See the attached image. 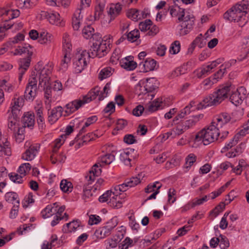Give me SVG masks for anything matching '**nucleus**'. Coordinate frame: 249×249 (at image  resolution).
<instances>
[{
  "mask_svg": "<svg viewBox=\"0 0 249 249\" xmlns=\"http://www.w3.org/2000/svg\"><path fill=\"white\" fill-rule=\"evenodd\" d=\"M244 90V89L242 87L236 89L231 85L224 86L205 98L202 102L198 104L197 108L202 109L207 107L217 105L227 98L228 94H231L230 100L232 104L235 106H239L242 104L245 97Z\"/></svg>",
  "mask_w": 249,
  "mask_h": 249,
  "instance_id": "obj_1",
  "label": "nucleus"
},
{
  "mask_svg": "<svg viewBox=\"0 0 249 249\" xmlns=\"http://www.w3.org/2000/svg\"><path fill=\"white\" fill-rule=\"evenodd\" d=\"M249 1L247 0L236 3L224 14L223 18L229 21L237 22L239 26L243 27L249 20Z\"/></svg>",
  "mask_w": 249,
  "mask_h": 249,
  "instance_id": "obj_2",
  "label": "nucleus"
},
{
  "mask_svg": "<svg viewBox=\"0 0 249 249\" xmlns=\"http://www.w3.org/2000/svg\"><path fill=\"white\" fill-rule=\"evenodd\" d=\"M228 134V131L221 130L212 122L210 125L196 135L195 141L196 142L201 141L204 145H207L216 140H223Z\"/></svg>",
  "mask_w": 249,
  "mask_h": 249,
  "instance_id": "obj_3",
  "label": "nucleus"
},
{
  "mask_svg": "<svg viewBox=\"0 0 249 249\" xmlns=\"http://www.w3.org/2000/svg\"><path fill=\"white\" fill-rule=\"evenodd\" d=\"M169 11L172 17H178V22H182L179 29L180 34L182 36L187 34L194 24L193 16L185 13L184 9L178 6L170 7Z\"/></svg>",
  "mask_w": 249,
  "mask_h": 249,
  "instance_id": "obj_4",
  "label": "nucleus"
},
{
  "mask_svg": "<svg viewBox=\"0 0 249 249\" xmlns=\"http://www.w3.org/2000/svg\"><path fill=\"white\" fill-rule=\"evenodd\" d=\"M53 68L51 64H46L43 68L38 69V87L42 88L44 90L45 99L52 98V90L49 80L50 75L52 72Z\"/></svg>",
  "mask_w": 249,
  "mask_h": 249,
  "instance_id": "obj_5",
  "label": "nucleus"
},
{
  "mask_svg": "<svg viewBox=\"0 0 249 249\" xmlns=\"http://www.w3.org/2000/svg\"><path fill=\"white\" fill-rule=\"evenodd\" d=\"M40 62L36 67L35 71L32 72V75L29 79L24 92V97L26 100L33 101L36 95L37 91V80L38 79V69H39Z\"/></svg>",
  "mask_w": 249,
  "mask_h": 249,
  "instance_id": "obj_6",
  "label": "nucleus"
},
{
  "mask_svg": "<svg viewBox=\"0 0 249 249\" xmlns=\"http://www.w3.org/2000/svg\"><path fill=\"white\" fill-rule=\"evenodd\" d=\"M91 57L85 50L77 51L73 58V67L75 73H80L87 66V60Z\"/></svg>",
  "mask_w": 249,
  "mask_h": 249,
  "instance_id": "obj_7",
  "label": "nucleus"
},
{
  "mask_svg": "<svg viewBox=\"0 0 249 249\" xmlns=\"http://www.w3.org/2000/svg\"><path fill=\"white\" fill-rule=\"evenodd\" d=\"M107 38L97 40L93 42L89 49V55L91 57H98L101 58L105 56L109 50L110 41L107 42Z\"/></svg>",
  "mask_w": 249,
  "mask_h": 249,
  "instance_id": "obj_8",
  "label": "nucleus"
},
{
  "mask_svg": "<svg viewBox=\"0 0 249 249\" xmlns=\"http://www.w3.org/2000/svg\"><path fill=\"white\" fill-rule=\"evenodd\" d=\"M63 48L65 53L61 60L60 68L64 71L67 69L70 62V53L71 51L69 35L67 33L64 34L63 36Z\"/></svg>",
  "mask_w": 249,
  "mask_h": 249,
  "instance_id": "obj_9",
  "label": "nucleus"
},
{
  "mask_svg": "<svg viewBox=\"0 0 249 249\" xmlns=\"http://www.w3.org/2000/svg\"><path fill=\"white\" fill-rule=\"evenodd\" d=\"M31 49L30 46H28V47H19L15 51L16 54H22L27 53V56L25 58L21 59L19 66L20 68H26L27 69L30 65L31 62V57L33 54V52L30 50Z\"/></svg>",
  "mask_w": 249,
  "mask_h": 249,
  "instance_id": "obj_10",
  "label": "nucleus"
},
{
  "mask_svg": "<svg viewBox=\"0 0 249 249\" xmlns=\"http://www.w3.org/2000/svg\"><path fill=\"white\" fill-rule=\"evenodd\" d=\"M39 148L40 146L37 143L30 145L22 154V159L27 161L33 160L38 152Z\"/></svg>",
  "mask_w": 249,
  "mask_h": 249,
  "instance_id": "obj_11",
  "label": "nucleus"
},
{
  "mask_svg": "<svg viewBox=\"0 0 249 249\" xmlns=\"http://www.w3.org/2000/svg\"><path fill=\"white\" fill-rule=\"evenodd\" d=\"M231 119V116L229 114L222 113L214 118L212 122L221 130H223V128L226 125Z\"/></svg>",
  "mask_w": 249,
  "mask_h": 249,
  "instance_id": "obj_12",
  "label": "nucleus"
},
{
  "mask_svg": "<svg viewBox=\"0 0 249 249\" xmlns=\"http://www.w3.org/2000/svg\"><path fill=\"white\" fill-rule=\"evenodd\" d=\"M84 104L83 100L80 99L75 100L69 103L65 106V115L68 116Z\"/></svg>",
  "mask_w": 249,
  "mask_h": 249,
  "instance_id": "obj_13",
  "label": "nucleus"
},
{
  "mask_svg": "<svg viewBox=\"0 0 249 249\" xmlns=\"http://www.w3.org/2000/svg\"><path fill=\"white\" fill-rule=\"evenodd\" d=\"M121 66L127 71H133L137 66V64L133 60V57L128 56L121 59L120 60Z\"/></svg>",
  "mask_w": 249,
  "mask_h": 249,
  "instance_id": "obj_14",
  "label": "nucleus"
},
{
  "mask_svg": "<svg viewBox=\"0 0 249 249\" xmlns=\"http://www.w3.org/2000/svg\"><path fill=\"white\" fill-rule=\"evenodd\" d=\"M156 64L157 62L155 60L148 58L144 61L140 62L139 67L142 71L145 72L154 70Z\"/></svg>",
  "mask_w": 249,
  "mask_h": 249,
  "instance_id": "obj_15",
  "label": "nucleus"
},
{
  "mask_svg": "<svg viewBox=\"0 0 249 249\" xmlns=\"http://www.w3.org/2000/svg\"><path fill=\"white\" fill-rule=\"evenodd\" d=\"M63 111V108L60 106H58L48 112V121L51 124H53L56 122L58 119L62 116Z\"/></svg>",
  "mask_w": 249,
  "mask_h": 249,
  "instance_id": "obj_16",
  "label": "nucleus"
},
{
  "mask_svg": "<svg viewBox=\"0 0 249 249\" xmlns=\"http://www.w3.org/2000/svg\"><path fill=\"white\" fill-rule=\"evenodd\" d=\"M122 6L120 3L111 4L108 11V14L110 16L109 23L114 20L121 12Z\"/></svg>",
  "mask_w": 249,
  "mask_h": 249,
  "instance_id": "obj_17",
  "label": "nucleus"
},
{
  "mask_svg": "<svg viewBox=\"0 0 249 249\" xmlns=\"http://www.w3.org/2000/svg\"><path fill=\"white\" fill-rule=\"evenodd\" d=\"M127 16L129 18L134 21H138L146 17L144 12L135 8L128 10L127 12Z\"/></svg>",
  "mask_w": 249,
  "mask_h": 249,
  "instance_id": "obj_18",
  "label": "nucleus"
},
{
  "mask_svg": "<svg viewBox=\"0 0 249 249\" xmlns=\"http://www.w3.org/2000/svg\"><path fill=\"white\" fill-rule=\"evenodd\" d=\"M48 19L49 22L56 26H62L64 25V23L60 17V15L55 12H53L50 13H45Z\"/></svg>",
  "mask_w": 249,
  "mask_h": 249,
  "instance_id": "obj_19",
  "label": "nucleus"
},
{
  "mask_svg": "<svg viewBox=\"0 0 249 249\" xmlns=\"http://www.w3.org/2000/svg\"><path fill=\"white\" fill-rule=\"evenodd\" d=\"M100 136H101V134L98 135L96 133H88L86 136L83 137L82 140H80L79 142H78L77 139L79 137L78 135L75 139V140L76 141L75 147L76 148H78L81 146L84 145L85 144H87L88 142L93 140L94 137L98 138Z\"/></svg>",
  "mask_w": 249,
  "mask_h": 249,
  "instance_id": "obj_20",
  "label": "nucleus"
},
{
  "mask_svg": "<svg viewBox=\"0 0 249 249\" xmlns=\"http://www.w3.org/2000/svg\"><path fill=\"white\" fill-rule=\"evenodd\" d=\"M23 127L32 128L35 124V116L30 112L25 113L21 119Z\"/></svg>",
  "mask_w": 249,
  "mask_h": 249,
  "instance_id": "obj_21",
  "label": "nucleus"
},
{
  "mask_svg": "<svg viewBox=\"0 0 249 249\" xmlns=\"http://www.w3.org/2000/svg\"><path fill=\"white\" fill-rule=\"evenodd\" d=\"M19 117L14 116V115H9L8 117V129L15 132L17 130L20 129L18 125Z\"/></svg>",
  "mask_w": 249,
  "mask_h": 249,
  "instance_id": "obj_22",
  "label": "nucleus"
},
{
  "mask_svg": "<svg viewBox=\"0 0 249 249\" xmlns=\"http://www.w3.org/2000/svg\"><path fill=\"white\" fill-rule=\"evenodd\" d=\"M11 155V151L9 142L7 141H5V142L2 141L1 143H0V161L3 158H6L7 157H9Z\"/></svg>",
  "mask_w": 249,
  "mask_h": 249,
  "instance_id": "obj_23",
  "label": "nucleus"
},
{
  "mask_svg": "<svg viewBox=\"0 0 249 249\" xmlns=\"http://www.w3.org/2000/svg\"><path fill=\"white\" fill-rule=\"evenodd\" d=\"M158 82L155 78H149L146 79L144 84V88L147 92H152L158 88Z\"/></svg>",
  "mask_w": 249,
  "mask_h": 249,
  "instance_id": "obj_24",
  "label": "nucleus"
},
{
  "mask_svg": "<svg viewBox=\"0 0 249 249\" xmlns=\"http://www.w3.org/2000/svg\"><path fill=\"white\" fill-rule=\"evenodd\" d=\"M83 19V15L81 11L76 10L74 14L72 19V25L74 30H78L79 29L81 21Z\"/></svg>",
  "mask_w": 249,
  "mask_h": 249,
  "instance_id": "obj_25",
  "label": "nucleus"
},
{
  "mask_svg": "<svg viewBox=\"0 0 249 249\" xmlns=\"http://www.w3.org/2000/svg\"><path fill=\"white\" fill-rule=\"evenodd\" d=\"M110 223H107V225L97 230L95 232L96 235L101 238H103L106 236L109 235L112 231L111 228L110 227Z\"/></svg>",
  "mask_w": 249,
  "mask_h": 249,
  "instance_id": "obj_26",
  "label": "nucleus"
},
{
  "mask_svg": "<svg viewBox=\"0 0 249 249\" xmlns=\"http://www.w3.org/2000/svg\"><path fill=\"white\" fill-rule=\"evenodd\" d=\"M99 92V88L98 87L95 88L90 91L87 95L84 96L82 100L85 104L88 103L95 99L96 96H98Z\"/></svg>",
  "mask_w": 249,
  "mask_h": 249,
  "instance_id": "obj_27",
  "label": "nucleus"
},
{
  "mask_svg": "<svg viewBox=\"0 0 249 249\" xmlns=\"http://www.w3.org/2000/svg\"><path fill=\"white\" fill-rule=\"evenodd\" d=\"M56 203H53V206L48 205L41 213L42 217L47 218L51 216L57 211V207H54Z\"/></svg>",
  "mask_w": 249,
  "mask_h": 249,
  "instance_id": "obj_28",
  "label": "nucleus"
},
{
  "mask_svg": "<svg viewBox=\"0 0 249 249\" xmlns=\"http://www.w3.org/2000/svg\"><path fill=\"white\" fill-rule=\"evenodd\" d=\"M5 199L6 201L9 203H12L14 205H16L18 203L19 205V198L18 195L15 192H8L5 195Z\"/></svg>",
  "mask_w": 249,
  "mask_h": 249,
  "instance_id": "obj_29",
  "label": "nucleus"
},
{
  "mask_svg": "<svg viewBox=\"0 0 249 249\" xmlns=\"http://www.w3.org/2000/svg\"><path fill=\"white\" fill-rule=\"evenodd\" d=\"M79 227V223L77 221H72L67 223L62 228V231L65 233L71 232L75 231Z\"/></svg>",
  "mask_w": 249,
  "mask_h": 249,
  "instance_id": "obj_30",
  "label": "nucleus"
},
{
  "mask_svg": "<svg viewBox=\"0 0 249 249\" xmlns=\"http://www.w3.org/2000/svg\"><path fill=\"white\" fill-rule=\"evenodd\" d=\"M53 36L51 34L44 31L39 33L38 41L40 44H47L51 42Z\"/></svg>",
  "mask_w": 249,
  "mask_h": 249,
  "instance_id": "obj_31",
  "label": "nucleus"
},
{
  "mask_svg": "<svg viewBox=\"0 0 249 249\" xmlns=\"http://www.w3.org/2000/svg\"><path fill=\"white\" fill-rule=\"evenodd\" d=\"M113 194H114V195H112L110 200L107 202V204L111 207L116 209L120 208L122 206V203L117 200L118 197L119 198L118 195H115L114 193H113Z\"/></svg>",
  "mask_w": 249,
  "mask_h": 249,
  "instance_id": "obj_32",
  "label": "nucleus"
},
{
  "mask_svg": "<svg viewBox=\"0 0 249 249\" xmlns=\"http://www.w3.org/2000/svg\"><path fill=\"white\" fill-rule=\"evenodd\" d=\"M97 5L95 7V18H99L102 14L105 6V2L104 0H96Z\"/></svg>",
  "mask_w": 249,
  "mask_h": 249,
  "instance_id": "obj_33",
  "label": "nucleus"
},
{
  "mask_svg": "<svg viewBox=\"0 0 249 249\" xmlns=\"http://www.w3.org/2000/svg\"><path fill=\"white\" fill-rule=\"evenodd\" d=\"M60 187L61 190L65 193L71 192L73 188L72 183L66 179L61 180L60 184Z\"/></svg>",
  "mask_w": 249,
  "mask_h": 249,
  "instance_id": "obj_34",
  "label": "nucleus"
},
{
  "mask_svg": "<svg viewBox=\"0 0 249 249\" xmlns=\"http://www.w3.org/2000/svg\"><path fill=\"white\" fill-rule=\"evenodd\" d=\"M115 160V156L112 154H107L101 157L100 166L109 164Z\"/></svg>",
  "mask_w": 249,
  "mask_h": 249,
  "instance_id": "obj_35",
  "label": "nucleus"
},
{
  "mask_svg": "<svg viewBox=\"0 0 249 249\" xmlns=\"http://www.w3.org/2000/svg\"><path fill=\"white\" fill-rule=\"evenodd\" d=\"M112 71L113 70L110 67H107L102 69L99 73V78L102 80L109 77L112 75Z\"/></svg>",
  "mask_w": 249,
  "mask_h": 249,
  "instance_id": "obj_36",
  "label": "nucleus"
},
{
  "mask_svg": "<svg viewBox=\"0 0 249 249\" xmlns=\"http://www.w3.org/2000/svg\"><path fill=\"white\" fill-rule=\"evenodd\" d=\"M31 169V165L29 163H24L20 165L18 172L21 176L25 177L27 173L29 172Z\"/></svg>",
  "mask_w": 249,
  "mask_h": 249,
  "instance_id": "obj_37",
  "label": "nucleus"
},
{
  "mask_svg": "<svg viewBox=\"0 0 249 249\" xmlns=\"http://www.w3.org/2000/svg\"><path fill=\"white\" fill-rule=\"evenodd\" d=\"M198 120V116H196L185 122H181L184 128L186 130L193 126Z\"/></svg>",
  "mask_w": 249,
  "mask_h": 249,
  "instance_id": "obj_38",
  "label": "nucleus"
},
{
  "mask_svg": "<svg viewBox=\"0 0 249 249\" xmlns=\"http://www.w3.org/2000/svg\"><path fill=\"white\" fill-rule=\"evenodd\" d=\"M122 51L120 48H116L113 52L111 57L110 61L114 64H117V62L121 57Z\"/></svg>",
  "mask_w": 249,
  "mask_h": 249,
  "instance_id": "obj_39",
  "label": "nucleus"
},
{
  "mask_svg": "<svg viewBox=\"0 0 249 249\" xmlns=\"http://www.w3.org/2000/svg\"><path fill=\"white\" fill-rule=\"evenodd\" d=\"M196 160V156L194 154H190L186 158V162L184 165V168L187 169L186 171L189 170V168L193 164Z\"/></svg>",
  "mask_w": 249,
  "mask_h": 249,
  "instance_id": "obj_40",
  "label": "nucleus"
},
{
  "mask_svg": "<svg viewBox=\"0 0 249 249\" xmlns=\"http://www.w3.org/2000/svg\"><path fill=\"white\" fill-rule=\"evenodd\" d=\"M129 155L130 152L126 150L122 152L120 155L121 160L127 165L130 164V162L131 160Z\"/></svg>",
  "mask_w": 249,
  "mask_h": 249,
  "instance_id": "obj_41",
  "label": "nucleus"
},
{
  "mask_svg": "<svg viewBox=\"0 0 249 249\" xmlns=\"http://www.w3.org/2000/svg\"><path fill=\"white\" fill-rule=\"evenodd\" d=\"M11 181L17 183H21L23 182V176L16 173H11L8 175Z\"/></svg>",
  "mask_w": 249,
  "mask_h": 249,
  "instance_id": "obj_42",
  "label": "nucleus"
},
{
  "mask_svg": "<svg viewBox=\"0 0 249 249\" xmlns=\"http://www.w3.org/2000/svg\"><path fill=\"white\" fill-rule=\"evenodd\" d=\"M127 39L129 41L133 42L137 40L140 37L139 31L138 30H134L126 35Z\"/></svg>",
  "mask_w": 249,
  "mask_h": 249,
  "instance_id": "obj_43",
  "label": "nucleus"
},
{
  "mask_svg": "<svg viewBox=\"0 0 249 249\" xmlns=\"http://www.w3.org/2000/svg\"><path fill=\"white\" fill-rule=\"evenodd\" d=\"M94 30L91 26L85 27L82 30L83 36L88 39L93 35Z\"/></svg>",
  "mask_w": 249,
  "mask_h": 249,
  "instance_id": "obj_44",
  "label": "nucleus"
},
{
  "mask_svg": "<svg viewBox=\"0 0 249 249\" xmlns=\"http://www.w3.org/2000/svg\"><path fill=\"white\" fill-rule=\"evenodd\" d=\"M141 175H138V177H133L129 179L126 180L129 187H134L141 182L140 177Z\"/></svg>",
  "mask_w": 249,
  "mask_h": 249,
  "instance_id": "obj_45",
  "label": "nucleus"
},
{
  "mask_svg": "<svg viewBox=\"0 0 249 249\" xmlns=\"http://www.w3.org/2000/svg\"><path fill=\"white\" fill-rule=\"evenodd\" d=\"M180 49V44L179 41L176 40L171 45L170 49L169 52L171 54H177L178 53Z\"/></svg>",
  "mask_w": 249,
  "mask_h": 249,
  "instance_id": "obj_46",
  "label": "nucleus"
},
{
  "mask_svg": "<svg viewBox=\"0 0 249 249\" xmlns=\"http://www.w3.org/2000/svg\"><path fill=\"white\" fill-rule=\"evenodd\" d=\"M112 195H114V194H113L112 191L108 190L101 196L98 200L101 203L107 202L109 199H110Z\"/></svg>",
  "mask_w": 249,
  "mask_h": 249,
  "instance_id": "obj_47",
  "label": "nucleus"
},
{
  "mask_svg": "<svg viewBox=\"0 0 249 249\" xmlns=\"http://www.w3.org/2000/svg\"><path fill=\"white\" fill-rule=\"evenodd\" d=\"M190 111V107L189 106L185 107L181 110L180 113L175 117L174 119V122L178 121L179 119L184 118L185 115L189 114Z\"/></svg>",
  "mask_w": 249,
  "mask_h": 249,
  "instance_id": "obj_48",
  "label": "nucleus"
},
{
  "mask_svg": "<svg viewBox=\"0 0 249 249\" xmlns=\"http://www.w3.org/2000/svg\"><path fill=\"white\" fill-rule=\"evenodd\" d=\"M152 21L150 19H146L144 22H141L139 24V29L141 31L145 32L151 28Z\"/></svg>",
  "mask_w": 249,
  "mask_h": 249,
  "instance_id": "obj_49",
  "label": "nucleus"
},
{
  "mask_svg": "<svg viewBox=\"0 0 249 249\" xmlns=\"http://www.w3.org/2000/svg\"><path fill=\"white\" fill-rule=\"evenodd\" d=\"M110 83H107L105 86L103 91L99 93V100L100 101L103 100L106 97H107L108 91L110 90Z\"/></svg>",
  "mask_w": 249,
  "mask_h": 249,
  "instance_id": "obj_50",
  "label": "nucleus"
},
{
  "mask_svg": "<svg viewBox=\"0 0 249 249\" xmlns=\"http://www.w3.org/2000/svg\"><path fill=\"white\" fill-rule=\"evenodd\" d=\"M23 128L21 127L20 129L17 130V131L14 132L15 133V137L16 141L18 143H20L24 139V135L23 133Z\"/></svg>",
  "mask_w": 249,
  "mask_h": 249,
  "instance_id": "obj_51",
  "label": "nucleus"
},
{
  "mask_svg": "<svg viewBox=\"0 0 249 249\" xmlns=\"http://www.w3.org/2000/svg\"><path fill=\"white\" fill-rule=\"evenodd\" d=\"M61 138L56 139L53 144V152L56 153L57 150L60 147V146L64 143V140H62L61 138H63L62 135L61 136Z\"/></svg>",
  "mask_w": 249,
  "mask_h": 249,
  "instance_id": "obj_52",
  "label": "nucleus"
},
{
  "mask_svg": "<svg viewBox=\"0 0 249 249\" xmlns=\"http://www.w3.org/2000/svg\"><path fill=\"white\" fill-rule=\"evenodd\" d=\"M173 134H175L176 137L182 134L186 131V130L184 129V126L182 125L181 123L178 124L176 127L173 128Z\"/></svg>",
  "mask_w": 249,
  "mask_h": 249,
  "instance_id": "obj_53",
  "label": "nucleus"
},
{
  "mask_svg": "<svg viewBox=\"0 0 249 249\" xmlns=\"http://www.w3.org/2000/svg\"><path fill=\"white\" fill-rule=\"evenodd\" d=\"M219 243V247L221 249H226L230 245L228 239L221 235L220 236Z\"/></svg>",
  "mask_w": 249,
  "mask_h": 249,
  "instance_id": "obj_54",
  "label": "nucleus"
},
{
  "mask_svg": "<svg viewBox=\"0 0 249 249\" xmlns=\"http://www.w3.org/2000/svg\"><path fill=\"white\" fill-rule=\"evenodd\" d=\"M12 25L11 23H6L0 26V41H1L5 36V32L9 29Z\"/></svg>",
  "mask_w": 249,
  "mask_h": 249,
  "instance_id": "obj_55",
  "label": "nucleus"
},
{
  "mask_svg": "<svg viewBox=\"0 0 249 249\" xmlns=\"http://www.w3.org/2000/svg\"><path fill=\"white\" fill-rule=\"evenodd\" d=\"M245 165V162L243 160H240L239 161L238 165L235 168H232V171L234 173H235L237 175H240L242 173L243 168Z\"/></svg>",
  "mask_w": 249,
  "mask_h": 249,
  "instance_id": "obj_56",
  "label": "nucleus"
},
{
  "mask_svg": "<svg viewBox=\"0 0 249 249\" xmlns=\"http://www.w3.org/2000/svg\"><path fill=\"white\" fill-rule=\"evenodd\" d=\"M194 43H196L199 48H202L205 46L206 41L202 38V34H200L195 38Z\"/></svg>",
  "mask_w": 249,
  "mask_h": 249,
  "instance_id": "obj_57",
  "label": "nucleus"
},
{
  "mask_svg": "<svg viewBox=\"0 0 249 249\" xmlns=\"http://www.w3.org/2000/svg\"><path fill=\"white\" fill-rule=\"evenodd\" d=\"M101 221L100 217L97 215L91 214L89 216V224L90 225H93L94 224H99Z\"/></svg>",
  "mask_w": 249,
  "mask_h": 249,
  "instance_id": "obj_58",
  "label": "nucleus"
},
{
  "mask_svg": "<svg viewBox=\"0 0 249 249\" xmlns=\"http://www.w3.org/2000/svg\"><path fill=\"white\" fill-rule=\"evenodd\" d=\"M161 102L160 101H154L148 107V110L151 112H154L160 108Z\"/></svg>",
  "mask_w": 249,
  "mask_h": 249,
  "instance_id": "obj_59",
  "label": "nucleus"
},
{
  "mask_svg": "<svg viewBox=\"0 0 249 249\" xmlns=\"http://www.w3.org/2000/svg\"><path fill=\"white\" fill-rule=\"evenodd\" d=\"M159 184L160 185V184L158 181H156L155 182L152 183V184H149L147 187L145 189V192L146 193H150L151 192H154L157 189V185Z\"/></svg>",
  "mask_w": 249,
  "mask_h": 249,
  "instance_id": "obj_60",
  "label": "nucleus"
},
{
  "mask_svg": "<svg viewBox=\"0 0 249 249\" xmlns=\"http://www.w3.org/2000/svg\"><path fill=\"white\" fill-rule=\"evenodd\" d=\"M129 226L131 227V229L132 230H134L136 231H138V229L140 228V225L139 224L137 223L135 219V218L134 216H130L129 217Z\"/></svg>",
  "mask_w": 249,
  "mask_h": 249,
  "instance_id": "obj_61",
  "label": "nucleus"
},
{
  "mask_svg": "<svg viewBox=\"0 0 249 249\" xmlns=\"http://www.w3.org/2000/svg\"><path fill=\"white\" fill-rule=\"evenodd\" d=\"M175 190L173 188L169 189L168 192V201L169 203H173L176 200V198L175 197Z\"/></svg>",
  "mask_w": 249,
  "mask_h": 249,
  "instance_id": "obj_62",
  "label": "nucleus"
},
{
  "mask_svg": "<svg viewBox=\"0 0 249 249\" xmlns=\"http://www.w3.org/2000/svg\"><path fill=\"white\" fill-rule=\"evenodd\" d=\"M89 171L92 173L93 176L98 177L101 173V169L97 164H95L92 166L91 170Z\"/></svg>",
  "mask_w": 249,
  "mask_h": 249,
  "instance_id": "obj_63",
  "label": "nucleus"
},
{
  "mask_svg": "<svg viewBox=\"0 0 249 249\" xmlns=\"http://www.w3.org/2000/svg\"><path fill=\"white\" fill-rule=\"evenodd\" d=\"M124 141L126 143L131 144L136 142V140L133 135L131 134H128L124 136Z\"/></svg>",
  "mask_w": 249,
  "mask_h": 249,
  "instance_id": "obj_64",
  "label": "nucleus"
}]
</instances>
